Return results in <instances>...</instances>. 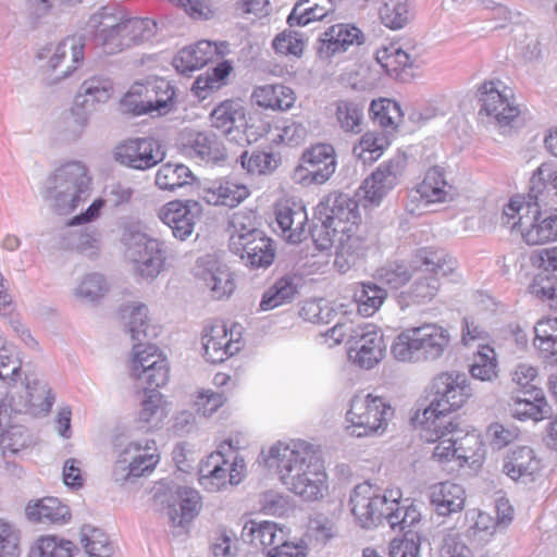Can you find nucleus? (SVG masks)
<instances>
[{"label":"nucleus","mask_w":557,"mask_h":557,"mask_svg":"<svg viewBox=\"0 0 557 557\" xmlns=\"http://www.w3.org/2000/svg\"><path fill=\"white\" fill-rule=\"evenodd\" d=\"M276 222L287 242L297 244L307 236L308 215L300 201L287 199L276 206Z\"/></svg>","instance_id":"obj_26"},{"label":"nucleus","mask_w":557,"mask_h":557,"mask_svg":"<svg viewBox=\"0 0 557 557\" xmlns=\"http://www.w3.org/2000/svg\"><path fill=\"white\" fill-rule=\"evenodd\" d=\"M29 520L44 524H65L71 519L70 508L55 497H44L26 507Z\"/></svg>","instance_id":"obj_34"},{"label":"nucleus","mask_w":557,"mask_h":557,"mask_svg":"<svg viewBox=\"0 0 557 557\" xmlns=\"http://www.w3.org/2000/svg\"><path fill=\"white\" fill-rule=\"evenodd\" d=\"M417 191L426 203L451 201L457 195L456 188L447 182L445 171L440 166H433L425 173Z\"/></svg>","instance_id":"obj_33"},{"label":"nucleus","mask_w":557,"mask_h":557,"mask_svg":"<svg viewBox=\"0 0 557 557\" xmlns=\"http://www.w3.org/2000/svg\"><path fill=\"white\" fill-rule=\"evenodd\" d=\"M449 342L450 336L446 329L437 324H423L398 334L391 350L398 361H434L444 355Z\"/></svg>","instance_id":"obj_4"},{"label":"nucleus","mask_w":557,"mask_h":557,"mask_svg":"<svg viewBox=\"0 0 557 557\" xmlns=\"http://www.w3.org/2000/svg\"><path fill=\"white\" fill-rule=\"evenodd\" d=\"M362 32L350 24H336L325 30L318 40L317 54L321 60H329L343 53L352 45H361Z\"/></svg>","instance_id":"obj_24"},{"label":"nucleus","mask_w":557,"mask_h":557,"mask_svg":"<svg viewBox=\"0 0 557 557\" xmlns=\"http://www.w3.org/2000/svg\"><path fill=\"white\" fill-rule=\"evenodd\" d=\"M417 276L410 294L417 302L431 301L440 289V278L454 272L455 261L443 251L421 249L417 255Z\"/></svg>","instance_id":"obj_8"},{"label":"nucleus","mask_w":557,"mask_h":557,"mask_svg":"<svg viewBox=\"0 0 557 557\" xmlns=\"http://www.w3.org/2000/svg\"><path fill=\"white\" fill-rule=\"evenodd\" d=\"M245 474L246 465L242 456L234 455L231 459L219 449L200 462L198 481L205 490L216 492L227 485L239 484Z\"/></svg>","instance_id":"obj_10"},{"label":"nucleus","mask_w":557,"mask_h":557,"mask_svg":"<svg viewBox=\"0 0 557 557\" xmlns=\"http://www.w3.org/2000/svg\"><path fill=\"white\" fill-rule=\"evenodd\" d=\"M129 375L146 388L162 387L170 379L168 359L153 344H134L129 359Z\"/></svg>","instance_id":"obj_9"},{"label":"nucleus","mask_w":557,"mask_h":557,"mask_svg":"<svg viewBox=\"0 0 557 557\" xmlns=\"http://www.w3.org/2000/svg\"><path fill=\"white\" fill-rule=\"evenodd\" d=\"M412 273L409 271L408 267L404 263H388L376 272V278L383 285H386L393 289H397L405 285Z\"/></svg>","instance_id":"obj_63"},{"label":"nucleus","mask_w":557,"mask_h":557,"mask_svg":"<svg viewBox=\"0 0 557 557\" xmlns=\"http://www.w3.org/2000/svg\"><path fill=\"white\" fill-rule=\"evenodd\" d=\"M234 333V329L228 333L224 324H215L205 330L202 348L207 361L220 363L240 350V342L233 338Z\"/></svg>","instance_id":"obj_25"},{"label":"nucleus","mask_w":557,"mask_h":557,"mask_svg":"<svg viewBox=\"0 0 557 557\" xmlns=\"http://www.w3.org/2000/svg\"><path fill=\"white\" fill-rule=\"evenodd\" d=\"M84 42L79 36L67 37L57 45H46L38 50L37 58L39 60H47V67L51 71H57L60 62L63 61L69 52H71V61L73 65H66L61 70L58 75L50 79L49 84H55L61 79L66 78L84 58Z\"/></svg>","instance_id":"obj_21"},{"label":"nucleus","mask_w":557,"mask_h":557,"mask_svg":"<svg viewBox=\"0 0 557 557\" xmlns=\"http://www.w3.org/2000/svg\"><path fill=\"white\" fill-rule=\"evenodd\" d=\"M230 248H234V240L237 237L250 239L256 237L255 233H264L258 227L257 214L252 210H240L234 212L230 220Z\"/></svg>","instance_id":"obj_53"},{"label":"nucleus","mask_w":557,"mask_h":557,"mask_svg":"<svg viewBox=\"0 0 557 557\" xmlns=\"http://www.w3.org/2000/svg\"><path fill=\"white\" fill-rule=\"evenodd\" d=\"M315 218L333 230L354 227L360 220L359 205L347 194L331 193L317 206Z\"/></svg>","instance_id":"obj_18"},{"label":"nucleus","mask_w":557,"mask_h":557,"mask_svg":"<svg viewBox=\"0 0 557 557\" xmlns=\"http://www.w3.org/2000/svg\"><path fill=\"white\" fill-rule=\"evenodd\" d=\"M53 405V397L48 384L35 374L25 376V401L18 412H28L33 416L47 414Z\"/></svg>","instance_id":"obj_32"},{"label":"nucleus","mask_w":557,"mask_h":557,"mask_svg":"<svg viewBox=\"0 0 557 557\" xmlns=\"http://www.w3.org/2000/svg\"><path fill=\"white\" fill-rule=\"evenodd\" d=\"M391 499L380 488L363 482L354 487L349 497L350 511L364 529L382 524L386 520Z\"/></svg>","instance_id":"obj_11"},{"label":"nucleus","mask_w":557,"mask_h":557,"mask_svg":"<svg viewBox=\"0 0 557 557\" xmlns=\"http://www.w3.org/2000/svg\"><path fill=\"white\" fill-rule=\"evenodd\" d=\"M174 494L175 499L169 505V520L172 527L184 528L198 515L201 507L200 495L198 491L187 486H178Z\"/></svg>","instance_id":"obj_31"},{"label":"nucleus","mask_w":557,"mask_h":557,"mask_svg":"<svg viewBox=\"0 0 557 557\" xmlns=\"http://www.w3.org/2000/svg\"><path fill=\"white\" fill-rule=\"evenodd\" d=\"M157 24L150 18H117L114 28L100 34L102 47L107 53H116L153 37Z\"/></svg>","instance_id":"obj_13"},{"label":"nucleus","mask_w":557,"mask_h":557,"mask_svg":"<svg viewBox=\"0 0 557 557\" xmlns=\"http://www.w3.org/2000/svg\"><path fill=\"white\" fill-rule=\"evenodd\" d=\"M479 101L480 114H485L499 127L509 126L520 114L511 89L499 79L484 82L480 86Z\"/></svg>","instance_id":"obj_12"},{"label":"nucleus","mask_w":557,"mask_h":557,"mask_svg":"<svg viewBox=\"0 0 557 557\" xmlns=\"http://www.w3.org/2000/svg\"><path fill=\"white\" fill-rule=\"evenodd\" d=\"M550 176L546 165H540L530 180L528 197L535 200V206H530L527 213L520 214L513 222L512 230L520 232L528 245H543L557 240V214L543 215L540 211L539 200H542L547 187L546 178Z\"/></svg>","instance_id":"obj_5"},{"label":"nucleus","mask_w":557,"mask_h":557,"mask_svg":"<svg viewBox=\"0 0 557 557\" xmlns=\"http://www.w3.org/2000/svg\"><path fill=\"white\" fill-rule=\"evenodd\" d=\"M181 150L186 157L206 164H218L226 158L222 141L210 131L186 132L182 137Z\"/></svg>","instance_id":"obj_20"},{"label":"nucleus","mask_w":557,"mask_h":557,"mask_svg":"<svg viewBox=\"0 0 557 557\" xmlns=\"http://www.w3.org/2000/svg\"><path fill=\"white\" fill-rule=\"evenodd\" d=\"M251 98L259 107L280 111L290 109L296 101L294 90L283 84L256 87Z\"/></svg>","instance_id":"obj_37"},{"label":"nucleus","mask_w":557,"mask_h":557,"mask_svg":"<svg viewBox=\"0 0 557 557\" xmlns=\"http://www.w3.org/2000/svg\"><path fill=\"white\" fill-rule=\"evenodd\" d=\"M126 332L133 341L143 343L148 337V308L144 304L125 305L120 311Z\"/></svg>","instance_id":"obj_48"},{"label":"nucleus","mask_w":557,"mask_h":557,"mask_svg":"<svg viewBox=\"0 0 557 557\" xmlns=\"http://www.w3.org/2000/svg\"><path fill=\"white\" fill-rule=\"evenodd\" d=\"M405 165L406 159L403 156H395L379 164L360 186L363 199L372 206H379L398 185Z\"/></svg>","instance_id":"obj_17"},{"label":"nucleus","mask_w":557,"mask_h":557,"mask_svg":"<svg viewBox=\"0 0 557 557\" xmlns=\"http://www.w3.org/2000/svg\"><path fill=\"white\" fill-rule=\"evenodd\" d=\"M151 99L147 100L145 96V85L135 84L129 91L122 98L121 111L132 115H150Z\"/></svg>","instance_id":"obj_62"},{"label":"nucleus","mask_w":557,"mask_h":557,"mask_svg":"<svg viewBox=\"0 0 557 557\" xmlns=\"http://www.w3.org/2000/svg\"><path fill=\"white\" fill-rule=\"evenodd\" d=\"M108 290L109 284L102 274L89 273L81 280L73 294L84 304H94L104 297Z\"/></svg>","instance_id":"obj_52"},{"label":"nucleus","mask_w":557,"mask_h":557,"mask_svg":"<svg viewBox=\"0 0 557 557\" xmlns=\"http://www.w3.org/2000/svg\"><path fill=\"white\" fill-rule=\"evenodd\" d=\"M129 458V467L137 468L133 472L134 479L150 473L159 462V456L156 454L157 447L153 440L134 441L124 448Z\"/></svg>","instance_id":"obj_36"},{"label":"nucleus","mask_w":557,"mask_h":557,"mask_svg":"<svg viewBox=\"0 0 557 557\" xmlns=\"http://www.w3.org/2000/svg\"><path fill=\"white\" fill-rule=\"evenodd\" d=\"M215 48L208 40L183 48L173 60L175 69L185 74L205 66L214 55Z\"/></svg>","instance_id":"obj_41"},{"label":"nucleus","mask_w":557,"mask_h":557,"mask_svg":"<svg viewBox=\"0 0 557 557\" xmlns=\"http://www.w3.org/2000/svg\"><path fill=\"white\" fill-rule=\"evenodd\" d=\"M81 542L89 557H111L114 545L100 529L85 524L81 529Z\"/></svg>","instance_id":"obj_51"},{"label":"nucleus","mask_w":557,"mask_h":557,"mask_svg":"<svg viewBox=\"0 0 557 557\" xmlns=\"http://www.w3.org/2000/svg\"><path fill=\"white\" fill-rule=\"evenodd\" d=\"M145 96L150 100V115L152 117L163 116L174 109L175 91L170 82L165 79H154L145 85Z\"/></svg>","instance_id":"obj_43"},{"label":"nucleus","mask_w":557,"mask_h":557,"mask_svg":"<svg viewBox=\"0 0 557 557\" xmlns=\"http://www.w3.org/2000/svg\"><path fill=\"white\" fill-rule=\"evenodd\" d=\"M380 17L385 26L399 29L409 20L408 4L404 0H387L380 9Z\"/></svg>","instance_id":"obj_61"},{"label":"nucleus","mask_w":557,"mask_h":557,"mask_svg":"<svg viewBox=\"0 0 557 557\" xmlns=\"http://www.w3.org/2000/svg\"><path fill=\"white\" fill-rule=\"evenodd\" d=\"M333 0H299L287 17L290 27L306 26L311 22L320 21L334 12Z\"/></svg>","instance_id":"obj_40"},{"label":"nucleus","mask_w":557,"mask_h":557,"mask_svg":"<svg viewBox=\"0 0 557 557\" xmlns=\"http://www.w3.org/2000/svg\"><path fill=\"white\" fill-rule=\"evenodd\" d=\"M369 111L374 122L392 131L397 128L403 119L400 106L391 99L373 100Z\"/></svg>","instance_id":"obj_55"},{"label":"nucleus","mask_w":557,"mask_h":557,"mask_svg":"<svg viewBox=\"0 0 557 557\" xmlns=\"http://www.w3.org/2000/svg\"><path fill=\"white\" fill-rule=\"evenodd\" d=\"M200 211L201 208L197 201L174 200L168 202L158 215L172 230L175 238L185 240L194 233Z\"/></svg>","instance_id":"obj_22"},{"label":"nucleus","mask_w":557,"mask_h":557,"mask_svg":"<svg viewBox=\"0 0 557 557\" xmlns=\"http://www.w3.org/2000/svg\"><path fill=\"white\" fill-rule=\"evenodd\" d=\"M121 240L136 274L153 280L161 273L166 259L162 242L149 237L135 225L124 227Z\"/></svg>","instance_id":"obj_7"},{"label":"nucleus","mask_w":557,"mask_h":557,"mask_svg":"<svg viewBox=\"0 0 557 557\" xmlns=\"http://www.w3.org/2000/svg\"><path fill=\"white\" fill-rule=\"evenodd\" d=\"M430 498L440 516H448L462 510L466 494L461 485L447 481L432 486Z\"/></svg>","instance_id":"obj_35"},{"label":"nucleus","mask_w":557,"mask_h":557,"mask_svg":"<svg viewBox=\"0 0 557 557\" xmlns=\"http://www.w3.org/2000/svg\"><path fill=\"white\" fill-rule=\"evenodd\" d=\"M277 529L278 525L271 521L257 522L250 520L243 527L242 537L255 546L260 545L267 548L270 544H273Z\"/></svg>","instance_id":"obj_58"},{"label":"nucleus","mask_w":557,"mask_h":557,"mask_svg":"<svg viewBox=\"0 0 557 557\" xmlns=\"http://www.w3.org/2000/svg\"><path fill=\"white\" fill-rule=\"evenodd\" d=\"M334 116L337 125L345 133L359 134L362 131L364 101L357 99H339L333 102Z\"/></svg>","instance_id":"obj_42"},{"label":"nucleus","mask_w":557,"mask_h":557,"mask_svg":"<svg viewBox=\"0 0 557 557\" xmlns=\"http://www.w3.org/2000/svg\"><path fill=\"white\" fill-rule=\"evenodd\" d=\"M457 430V425L448 430H443L444 434L441 435V437L434 440V441H428L429 443H435L438 442L437 445L434 447L432 458L436 460L437 462L444 463L453 458L463 459L465 461H468L469 459H472L475 454H470L469 449L471 448L470 445L473 444V446L479 447L480 442L475 435H466L461 441L454 437V433Z\"/></svg>","instance_id":"obj_27"},{"label":"nucleus","mask_w":557,"mask_h":557,"mask_svg":"<svg viewBox=\"0 0 557 557\" xmlns=\"http://www.w3.org/2000/svg\"><path fill=\"white\" fill-rule=\"evenodd\" d=\"M249 196V189L235 182L219 178L209 182L201 188V199L211 206H224L234 208Z\"/></svg>","instance_id":"obj_28"},{"label":"nucleus","mask_w":557,"mask_h":557,"mask_svg":"<svg viewBox=\"0 0 557 557\" xmlns=\"http://www.w3.org/2000/svg\"><path fill=\"white\" fill-rule=\"evenodd\" d=\"M386 297V289L371 281L357 283L354 288L358 312L363 317L373 315L382 307Z\"/></svg>","instance_id":"obj_44"},{"label":"nucleus","mask_w":557,"mask_h":557,"mask_svg":"<svg viewBox=\"0 0 557 557\" xmlns=\"http://www.w3.org/2000/svg\"><path fill=\"white\" fill-rule=\"evenodd\" d=\"M257 236L247 240L237 237L231 250L240 257L245 264L251 269H267L273 263L275 248L273 240L264 233H255Z\"/></svg>","instance_id":"obj_23"},{"label":"nucleus","mask_w":557,"mask_h":557,"mask_svg":"<svg viewBox=\"0 0 557 557\" xmlns=\"http://www.w3.org/2000/svg\"><path fill=\"white\" fill-rule=\"evenodd\" d=\"M268 468H273L282 484L304 500L321 498L326 491V474L320 458L305 442H278L264 458Z\"/></svg>","instance_id":"obj_1"},{"label":"nucleus","mask_w":557,"mask_h":557,"mask_svg":"<svg viewBox=\"0 0 557 557\" xmlns=\"http://www.w3.org/2000/svg\"><path fill=\"white\" fill-rule=\"evenodd\" d=\"M389 143L385 135L376 132H368L362 135L359 144L354 147V154L363 162L377 160Z\"/></svg>","instance_id":"obj_56"},{"label":"nucleus","mask_w":557,"mask_h":557,"mask_svg":"<svg viewBox=\"0 0 557 557\" xmlns=\"http://www.w3.org/2000/svg\"><path fill=\"white\" fill-rule=\"evenodd\" d=\"M21 369L17 349L0 337V380L8 385L15 383L21 375Z\"/></svg>","instance_id":"obj_59"},{"label":"nucleus","mask_w":557,"mask_h":557,"mask_svg":"<svg viewBox=\"0 0 557 557\" xmlns=\"http://www.w3.org/2000/svg\"><path fill=\"white\" fill-rule=\"evenodd\" d=\"M158 388L148 387L140 403L137 421L140 428L147 431L161 428L163 420L168 416L163 396L158 392Z\"/></svg>","instance_id":"obj_39"},{"label":"nucleus","mask_w":557,"mask_h":557,"mask_svg":"<svg viewBox=\"0 0 557 557\" xmlns=\"http://www.w3.org/2000/svg\"><path fill=\"white\" fill-rule=\"evenodd\" d=\"M212 127L220 129L225 137L239 146L248 143L246 135V111L236 100H225L216 106L210 113Z\"/></svg>","instance_id":"obj_19"},{"label":"nucleus","mask_w":557,"mask_h":557,"mask_svg":"<svg viewBox=\"0 0 557 557\" xmlns=\"http://www.w3.org/2000/svg\"><path fill=\"white\" fill-rule=\"evenodd\" d=\"M358 225L346 228H334L333 236H335V249L346 255L359 259L363 255L366 242L361 235L358 234Z\"/></svg>","instance_id":"obj_60"},{"label":"nucleus","mask_w":557,"mask_h":557,"mask_svg":"<svg viewBox=\"0 0 557 557\" xmlns=\"http://www.w3.org/2000/svg\"><path fill=\"white\" fill-rule=\"evenodd\" d=\"M534 346L550 363L557 362V318L541 320L534 327Z\"/></svg>","instance_id":"obj_47"},{"label":"nucleus","mask_w":557,"mask_h":557,"mask_svg":"<svg viewBox=\"0 0 557 557\" xmlns=\"http://www.w3.org/2000/svg\"><path fill=\"white\" fill-rule=\"evenodd\" d=\"M393 416V407L383 397L359 392L350 399L346 430L356 437L381 435Z\"/></svg>","instance_id":"obj_6"},{"label":"nucleus","mask_w":557,"mask_h":557,"mask_svg":"<svg viewBox=\"0 0 557 557\" xmlns=\"http://www.w3.org/2000/svg\"><path fill=\"white\" fill-rule=\"evenodd\" d=\"M296 293L297 283L295 277L283 276L264 292L260 301V309L268 311L286 302H290Z\"/></svg>","instance_id":"obj_50"},{"label":"nucleus","mask_w":557,"mask_h":557,"mask_svg":"<svg viewBox=\"0 0 557 557\" xmlns=\"http://www.w3.org/2000/svg\"><path fill=\"white\" fill-rule=\"evenodd\" d=\"M164 158L161 144L152 137L129 138L114 149L115 161L135 170L153 168Z\"/></svg>","instance_id":"obj_16"},{"label":"nucleus","mask_w":557,"mask_h":557,"mask_svg":"<svg viewBox=\"0 0 557 557\" xmlns=\"http://www.w3.org/2000/svg\"><path fill=\"white\" fill-rule=\"evenodd\" d=\"M540 462L532 448L519 446L512 449L504 459L503 472L512 481L528 483L533 481L539 471Z\"/></svg>","instance_id":"obj_30"},{"label":"nucleus","mask_w":557,"mask_h":557,"mask_svg":"<svg viewBox=\"0 0 557 557\" xmlns=\"http://www.w3.org/2000/svg\"><path fill=\"white\" fill-rule=\"evenodd\" d=\"M470 373L480 381L491 382L497 377L496 354L492 347L484 345L474 354Z\"/></svg>","instance_id":"obj_57"},{"label":"nucleus","mask_w":557,"mask_h":557,"mask_svg":"<svg viewBox=\"0 0 557 557\" xmlns=\"http://www.w3.org/2000/svg\"><path fill=\"white\" fill-rule=\"evenodd\" d=\"M376 61L388 75L398 77L406 67L412 65L413 59L400 47L391 45L377 50Z\"/></svg>","instance_id":"obj_54"},{"label":"nucleus","mask_w":557,"mask_h":557,"mask_svg":"<svg viewBox=\"0 0 557 557\" xmlns=\"http://www.w3.org/2000/svg\"><path fill=\"white\" fill-rule=\"evenodd\" d=\"M523 395L524 397L512 398L509 405L513 418L521 421L539 422L550 417L553 413L552 406L547 403L541 389H528Z\"/></svg>","instance_id":"obj_29"},{"label":"nucleus","mask_w":557,"mask_h":557,"mask_svg":"<svg viewBox=\"0 0 557 557\" xmlns=\"http://www.w3.org/2000/svg\"><path fill=\"white\" fill-rule=\"evenodd\" d=\"M385 351L384 335L376 325L361 324L352 331L348 356L356 366L372 369L382 361Z\"/></svg>","instance_id":"obj_14"},{"label":"nucleus","mask_w":557,"mask_h":557,"mask_svg":"<svg viewBox=\"0 0 557 557\" xmlns=\"http://www.w3.org/2000/svg\"><path fill=\"white\" fill-rule=\"evenodd\" d=\"M91 178L82 162L58 168L46 181L45 198L59 214H69L90 195Z\"/></svg>","instance_id":"obj_3"},{"label":"nucleus","mask_w":557,"mask_h":557,"mask_svg":"<svg viewBox=\"0 0 557 557\" xmlns=\"http://www.w3.org/2000/svg\"><path fill=\"white\" fill-rule=\"evenodd\" d=\"M433 398L422 417L417 420L422 425L421 437L434 441L444 434V430L454 429L456 423L450 413L461 408L472 395V388L465 373L457 371L438 374L432 383Z\"/></svg>","instance_id":"obj_2"},{"label":"nucleus","mask_w":557,"mask_h":557,"mask_svg":"<svg viewBox=\"0 0 557 557\" xmlns=\"http://www.w3.org/2000/svg\"><path fill=\"white\" fill-rule=\"evenodd\" d=\"M398 497H400L399 493H397V497H393L391 499V507L385 522L391 527V529H398L407 534L408 532H412L411 528L420 522L421 513L414 505H400Z\"/></svg>","instance_id":"obj_49"},{"label":"nucleus","mask_w":557,"mask_h":557,"mask_svg":"<svg viewBox=\"0 0 557 557\" xmlns=\"http://www.w3.org/2000/svg\"><path fill=\"white\" fill-rule=\"evenodd\" d=\"M74 544L54 535L41 536L37 541L39 557H71Z\"/></svg>","instance_id":"obj_64"},{"label":"nucleus","mask_w":557,"mask_h":557,"mask_svg":"<svg viewBox=\"0 0 557 557\" xmlns=\"http://www.w3.org/2000/svg\"><path fill=\"white\" fill-rule=\"evenodd\" d=\"M201 277L213 299L219 300L228 297L235 288V283L228 268L216 262H213L209 269L203 270Z\"/></svg>","instance_id":"obj_46"},{"label":"nucleus","mask_w":557,"mask_h":557,"mask_svg":"<svg viewBox=\"0 0 557 557\" xmlns=\"http://www.w3.org/2000/svg\"><path fill=\"white\" fill-rule=\"evenodd\" d=\"M112 95L113 84L110 78L92 76L82 83L75 99L78 108L95 110L97 103H106Z\"/></svg>","instance_id":"obj_38"},{"label":"nucleus","mask_w":557,"mask_h":557,"mask_svg":"<svg viewBox=\"0 0 557 557\" xmlns=\"http://www.w3.org/2000/svg\"><path fill=\"white\" fill-rule=\"evenodd\" d=\"M196 180L191 170L182 163H165L156 174V185L162 190L174 191L193 184Z\"/></svg>","instance_id":"obj_45"},{"label":"nucleus","mask_w":557,"mask_h":557,"mask_svg":"<svg viewBox=\"0 0 557 557\" xmlns=\"http://www.w3.org/2000/svg\"><path fill=\"white\" fill-rule=\"evenodd\" d=\"M336 165L334 147L317 144L304 151L301 164L295 170V178L306 185H322L335 173Z\"/></svg>","instance_id":"obj_15"}]
</instances>
